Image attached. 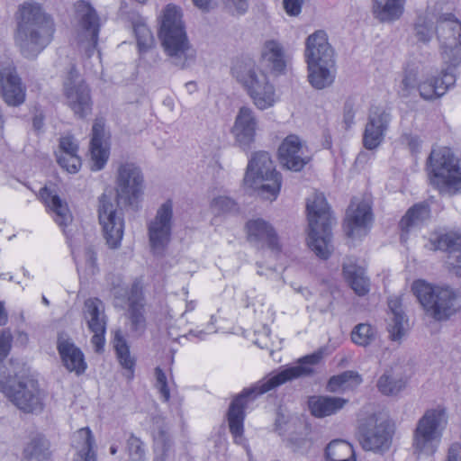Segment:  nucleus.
<instances>
[{"label": "nucleus", "instance_id": "obj_21", "mask_svg": "<svg viewBox=\"0 0 461 461\" xmlns=\"http://www.w3.org/2000/svg\"><path fill=\"white\" fill-rule=\"evenodd\" d=\"M57 350L68 371L74 372L77 375L86 372L87 364L84 353L65 333H59L58 336Z\"/></svg>", "mask_w": 461, "mask_h": 461}, {"label": "nucleus", "instance_id": "obj_14", "mask_svg": "<svg viewBox=\"0 0 461 461\" xmlns=\"http://www.w3.org/2000/svg\"><path fill=\"white\" fill-rule=\"evenodd\" d=\"M358 434L365 450L384 454L391 447L394 427L390 420H379L372 414L360 421Z\"/></svg>", "mask_w": 461, "mask_h": 461}, {"label": "nucleus", "instance_id": "obj_40", "mask_svg": "<svg viewBox=\"0 0 461 461\" xmlns=\"http://www.w3.org/2000/svg\"><path fill=\"white\" fill-rule=\"evenodd\" d=\"M99 303L97 299H88L85 303L86 314L89 317L87 325L93 333L106 331V320L104 315L101 316Z\"/></svg>", "mask_w": 461, "mask_h": 461}, {"label": "nucleus", "instance_id": "obj_26", "mask_svg": "<svg viewBox=\"0 0 461 461\" xmlns=\"http://www.w3.org/2000/svg\"><path fill=\"white\" fill-rule=\"evenodd\" d=\"M153 424V448L155 456L153 461H166L170 452L174 450V439L169 432V427L162 417H154Z\"/></svg>", "mask_w": 461, "mask_h": 461}, {"label": "nucleus", "instance_id": "obj_10", "mask_svg": "<svg viewBox=\"0 0 461 461\" xmlns=\"http://www.w3.org/2000/svg\"><path fill=\"white\" fill-rule=\"evenodd\" d=\"M446 411L443 408H431L425 411L418 420L412 434L414 453L432 456L442 436V422Z\"/></svg>", "mask_w": 461, "mask_h": 461}, {"label": "nucleus", "instance_id": "obj_3", "mask_svg": "<svg viewBox=\"0 0 461 461\" xmlns=\"http://www.w3.org/2000/svg\"><path fill=\"white\" fill-rule=\"evenodd\" d=\"M158 36L165 53L175 66L183 69L194 62L196 52L190 44L181 12L176 5L165 7Z\"/></svg>", "mask_w": 461, "mask_h": 461}, {"label": "nucleus", "instance_id": "obj_48", "mask_svg": "<svg viewBox=\"0 0 461 461\" xmlns=\"http://www.w3.org/2000/svg\"><path fill=\"white\" fill-rule=\"evenodd\" d=\"M126 447L131 461H145V443L139 437L131 433L126 441Z\"/></svg>", "mask_w": 461, "mask_h": 461}, {"label": "nucleus", "instance_id": "obj_25", "mask_svg": "<svg viewBox=\"0 0 461 461\" xmlns=\"http://www.w3.org/2000/svg\"><path fill=\"white\" fill-rule=\"evenodd\" d=\"M40 197L46 207L54 214L55 222L62 228L64 234L68 237L66 227L72 222L73 216L67 202L46 186L40 190Z\"/></svg>", "mask_w": 461, "mask_h": 461}, {"label": "nucleus", "instance_id": "obj_49", "mask_svg": "<svg viewBox=\"0 0 461 461\" xmlns=\"http://www.w3.org/2000/svg\"><path fill=\"white\" fill-rule=\"evenodd\" d=\"M145 306H130L128 309L131 330L143 332L146 329Z\"/></svg>", "mask_w": 461, "mask_h": 461}, {"label": "nucleus", "instance_id": "obj_55", "mask_svg": "<svg viewBox=\"0 0 461 461\" xmlns=\"http://www.w3.org/2000/svg\"><path fill=\"white\" fill-rule=\"evenodd\" d=\"M418 86V74L413 69L404 71L402 80L401 93L402 96L410 95L411 92Z\"/></svg>", "mask_w": 461, "mask_h": 461}, {"label": "nucleus", "instance_id": "obj_31", "mask_svg": "<svg viewBox=\"0 0 461 461\" xmlns=\"http://www.w3.org/2000/svg\"><path fill=\"white\" fill-rule=\"evenodd\" d=\"M371 220L372 211L367 204L361 203L355 209L349 207L347 210V218L344 223L346 235L353 237L355 229L366 227Z\"/></svg>", "mask_w": 461, "mask_h": 461}, {"label": "nucleus", "instance_id": "obj_22", "mask_svg": "<svg viewBox=\"0 0 461 461\" xmlns=\"http://www.w3.org/2000/svg\"><path fill=\"white\" fill-rule=\"evenodd\" d=\"M456 67L447 68L439 75L427 78L418 85V90L421 98L433 100L444 95L447 90L455 86L456 77L454 69Z\"/></svg>", "mask_w": 461, "mask_h": 461}, {"label": "nucleus", "instance_id": "obj_53", "mask_svg": "<svg viewBox=\"0 0 461 461\" xmlns=\"http://www.w3.org/2000/svg\"><path fill=\"white\" fill-rule=\"evenodd\" d=\"M154 373L156 377L155 387L158 390L163 402H167L170 400V389L168 387L167 375L159 366L155 368Z\"/></svg>", "mask_w": 461, "mask_h": 461}, {"label": "nucleus", "instance_id": "obj_17", "mask_svg": "<svg viewBox=\"0 0 461 461\" xmlns=\"http://www.w3.org/2000/svg\"><path fill=\"white\" fill-rule=\"evenodd\" d=\"M0 95L5 103L13 107L20 106L26 99V86L14 60L7 56L0 57Z\"/></svg>", "mask_w": 461, "mask_h": 461}, {"label": "nucleus", "instance_id": "obj_33", "mask_svg": "<svg viewBox=\"0 0 461 461\" xmlns=\"http://www.w3.org/2000/svg\"><path fill=\"white\" fill-rule=\"evenodd\" d=\"M430 207L427 203H415L402 216L399 226L402 231L408 232L411 228L423 224L430 218Z\"/></svg>", "mask_w": 461, "mask_h": 461}, {"label": "nucleus", "instance_id": "obj_52", "mask_svg": "<svg viewBox=\"0 0 461 461\" xmlns=\"http://www.w3.org/2000/svg\"><path fill=\"white\" fill-rule=\"evenodd\" d=\"M415 35L419 41L429 42L433 35L432 23L423 18H419L414 25Z\"/></svg>", "mask_w": 461, "mask_h": 461}, {"label": "nucleus", "instance_id": "obj_61", "mask_svg": "<svg viewBox=\"0 0 461 461\" xmlns=\"http://www.w3.org/2000/svg\"><path fill=\"white\" fill-rule=\"evenodd\" d=\"M403 138L411 154H417L420 149V141L419 137L411 134H405L403 135Z\"/></svg>", "mask_w": 461, "mask_h": 461}, {"label": "nucleus", "instance_id": "obj_27", "mask_svg": "<svg viewBox=\"0 0 461 461\" xmlns=\"http://www.w3.org/2000/svg\"><path fill=\"white\" fill-rule=\"evenodd\" d=\"M348 402L347 399L341 397L312 395L308 398L307 404L312 416L322 419L339 412Z\"/></svg>", "mask_w": 461, "mask_h": 461}, {"label": "nucleus", "instance_id": "obj_30", "mask_svg": "<svg viewBox=\"0 0 461 461\" xmlns=\"http://www.w3.org/2000/svg\"><path fill=\"white\" fill-rule=\"evenodd\" d=\"M388 308L393 314L392 322L387 327L389 337L393 341H401L406 333L404 322H407L402 308V299L397 296L390 297Z\"/></svg>", "mask_w": 461, "mask_h": 461}, {"label": "nucleus", "instance_id": "obj_29", "mask_svg": "<svg viewBox=\"0 0 461 461\" xmlns=\"http://www.w3.org/2000/svg\"><path fill=\"white\" fill-rule=\"evenodd\" d=\"M259 63L270 72L283 73L286 64L281 44L274 40L266 41L261 51Z\"/></svg>", "mask_w": 461, "mask_h": 461}, {"label": "nucleus", "instance_id": "obj_50", "mask_svg": "<svg viewBox=\"0 0 461 461\" xmlns=\"http://www.w3.org/2000/svg\"><path fill=\"white\" fill-rule=\"evenodd\" d=\"M128 302L130 306H145V296L143 291V282L141 278H136L131 286Z\"/></svg>", "mask_w": 461, "mask_h": 461}, {"label": "nucleus", "instance_id": "obj_23", "mask_svg": "<svg viewBox=\"0 0 461 461\" xmlns=\"http://www.w3.org/2000/svg\"><path fill=\"white\" fill-rule=\"evenodd\" d=\"M248 240L267 247L274 251H280L278 235L275 228L264 219L258 218L249 220L246 223Z\"/></svg>", "mask_w": 461, "mask_h": 461}, {"label": "nucleus", "instance_id": "obj_64", "mask_svg": "<svg viewBox=\"0 0 461 461\" xmlns=\"http://www.w3.org/2000/svg\"><path fill=\"white\" fill-rule=\"evenodd\" d=\"M78 77H79V73H78L76 66L75 65H71L70 69H69V71L68 73L67 80L64 83V89H66L67 85L77 86L78 83L77 84L76 81L78 78Z\"/></svg>", "mask_w": 461, "mask_h": 461}, {"label": "nucleus", "instance_id": "obj_58", "mask_svg": "<svg viewBox=\"0 0 461 461\" xmlns=\"http://www.w3.org/2000/svg\"><path fill=\"white\" fill-rule=\"evenodd\" d=\"M304 0H283L284 9L289 16H298Z\"/></svg>", "mask_w": 461, "mask_h": 461}, {"label": "nucleus", "instance_id": "obj_13", "mask_svg": "<svg viewBox=\"0 0 461 461\" xmlns=\"http://www.w3.org/2000/svg\"><path fill=\"white\" fill-rule=\"evenodd\" d=\"M113 202L112 197L105 193L98 197V221L102 227L104 238L111 249H118L121 246L124 233V213L119 208V203Z\"/></svg>", "mask_w": 461, "mask_h": 461}, {"label": "nucleus", "instance_id": "obj_60", "mask_svg": "<svg viewBox=\"0 0 461 461\" xmlns=\"http://www.w3.org/2000/svg\"><path fill=\"white\" fill-rule=\"evenodd\" d=\"M105 331H97V333H94L91 338V342L95 347V350L97 353L103 352L105 343Z\"/></svg>", "mask_w": 461, "mask_h": 461}, {"label": "nucleus", "instance_id": "obj_59", "mask_svg": "<svg viewBox=\"0 0 461 461\" xmlns=\"http://www.w3.org/2000/svg\"><path fill=\"white\" fill-rule=\"evenodd\" d=\"M343 120L347 126V128L350 127L354 123L355 118V109H354V102L351 100H347L344 104L343 108Z\"/></svg>", "mask_w": 461, "mask_h": 461}, {"label": "nucleus", "instance_id": "obj_43", "mask_svg": "<svg viewBox=\"0 0 461 461\" xmlns=\"http://www.w3.org/2000/svg\"><path fill=\"white\" fill-rule=\"evenodd\" d=\"M377 389L384 395H396L406 386V382L402 378L394 379L393 376L384 374L377 381Z\"/></svg>", "mask_w": 461, "mask_h": 461}, {"label": "nucleus", "instance_id": "obj_15", "mask_svg": "<svg viewBox=\"0 0 461 461\" xmlns=\"http://www.w3.org/2000/svg\"><path fill=\"white\" fill-rule=\"evenodd\" d=\"M115 184L116 199L124 205L138 209L144 191V176L140 167L131 162L121 164Z\"/></svg>", "mask_w": 461, "mask_h": 461}, {"label": "nucleus", "instance_id": "obj_35", "mask_svg": "<svg viewBox=\"0 0 461 461\" xmlns=\"http://www.w3.org/2000/svg\"><path fill=\"white\" fill-rule=\"evenodd\" d=\"M426 247L434 251L440 250L449 254L459 252L461 251V234L447 232L433 235L429 238Z\"/></svg>", "mask_w": 461, "mask_h": 461}, {"label": "nucleus", "instance_id": "obj_7", "mask_svg": "<svg viewBox=\"0 0 461 461\" xmlns=\"http://www.w3.org/2000/svg\"><path fill=\"white\" fill-rule=\"evenodd\" d=\"M247 186L257 190L263 199L276 200L280 193L282 176L276 170L270 154L267 151L255 152L247 167L244 176Z\"/></svg>", "mask_w": 461, "mask_h": 461}, {"label": "nucleus", "instance_id": "obj_16", "mask_svg": "<svg viewBox=\"0 0 461 461\" xmlns=\"http://www.w3.org/2000/svg\"><path fill=\"white\" fill-rule=\"evenodd\" d=\"M173 228V202L168 199L157 210L154 219L148 222V235L152 254L163 257L171 241Z\"/></svg>", "mask_w": 461, "mask_h": 461}, {"label": "nucleus", "instance_id": "obj_46", "mask_svg": "<svg viewBox=\"0 0 461 461\" xmlns=\"http://www.w3.org/2000/svg\"><path fill=\"white\" fill-rule=\"evenodd\" d=\"M375 338V329L367 323L357 325L351 332L352 341L359 346L366 347L371 344Z\"/></svg>", "mask_w": 461, "mask_h": 461}, {"label": "nucleus", "instance_id": "obj_5", "mask_svg": "<svg viewBox=\"0 0 461 461\" xmlns=\"http://www.w3.org/2000/svg\"><path fill=\"white\" fill-rule=\"evenodd\" d=\"M309 221L307 244L321 259H328L333 251L331 227L335 222L330 206L322 193H315L306 204Z\"/></svg>", "mask_w": 461, "mask_h": 461}, {"label": "nucleus", "instance_id": "obj_37", "mask_svg": "<svg viewBox=\"0 0 461 461\" xmlns=\"http://www.w3.org/2000/svg\"><path fill=\"white\" fill-rule=\"evenodd\" d=\"M343 276L354 292L364 296L369 292V279L365 276L364 270L356 265L343 267Z\"/></svg>", "mask_w": 461, "mask_h": 461}, {"label": "nucleus", "instance_id": "obj_39", "mask_svg": "<svg viewBox=\"0 0 461 461\" xmlns=\"http://www.w3.org/2000/svg\"><path fill=\"white\" fill-rule=\"evenodd\" d=\"M81 6L83 7L82 11H85V13L80 18V24L85 32L90 33L91 41L94 46H96L100 31L99 16L95 9L90 4L82 2Z\"/></svg>", "mask_w": 461, "mask_h": 461}, {"label": "nucleus", "instance_id": "obj_36", "mask_svg": "<svg viewBox=\"0 0 461 461\" xmlns=\"http://www.w3.org/2000/svg\"><path fill=\"white\" fill-rule=\"evenodd\" d=\"M405 0H375V16L383 23L398 20L404 10Z\"/></svg>", "mask_w": 461, "mask_h": 461}, {"label": "nucleus", "instance_id": "obj_62", "mask_svg": "<svg viewBox=\"0 0 461 461\" xmlns=\"http://www.w3.org/2000/svg\"><path fill=\"white\" fill-rule=\"evenodd\" d=\"M447 461H461V445L453 443L447 451Z\"/></svg>", "mask_w": 461, "mask_h": 461}, {"label": "nucleus", "instance_id": "obj_41", "mask_svg": "<svg viewBox=\"0 0 461 461\" xmlns=\"http://www.w3.org/2000/svg\"><path fill=\"white\" fill-rule=\"evenodd\" d=\"M78 145L72 135L63 136L59 139V152L56 155H68V158L72 160L69 165L70 170L77 172L81 167V158L77 154Z\"/></svg>", "mask_w": 461, "mask_h": 461}, {"label": "nucleus", "instance_id": "obj_51", "mask_svg": "<svg viewBox=\"0 0 461 461\" xmlns=\"http://www.w3.org/2000/svg\"><path fill=\"white\" fill-rule=\"evenodd\" d=\"M285 446L293 452H299L310 446V440L302 432L293 431L287 438H284Z\"/></svg>", "mask_w": 461, "mask_h": 461}, {"label": "nucleus", "instance_id": "obj_20", "mask_svg": "<svg viewBox=\"0 0 461 461\" xmlns=\"http://www.w3.org/2000/svg\"><path fill=\"white\" fill-rule=\"evenodd\" d=\"M258 120L253 110L248 106H241L236 115L231 133L237 145L245 152L252 149L255 142Z\"/></svg>", "mask_w": 461, "mask_h": 461}, {"label": "nucleus", "instance_id": "obj_63", "mask_svg": "<svg viewBox=\"0 0 461 461\" xmlns=\"http://www.w3.org/2000/svg\"><path fill=\"white\" fill-rule=\"evenodd\" d=\"M45 115L41 110H36L32 117V127L35 131L39 132L44 126Z\"/></svg>", "mask_w": 461, "mask_h": 461}, {"label": "nucleus", "instance_id": "obj_38", "mask_svg": "<svg viewBox=\"0 0 461 461\" xmlns=\"http://www.w3.org/2000/svg\"><path fill=\"white\" fill-rule=\"evenodd\" d=\"M113 348L120 365L130 372L129 378L133 377L136 360L131 357L130 347L120 330L114 334Z\"/></svg>", "mask_w": 461, "mask_h": 461}, {"label": "nucleus", "instance_id": "obj_56", "mask_svg": "<svg viewBox=\"0 0 461 461\" xmlns=\"http://www.w3.org/2000/svg\"><path fill=\"white\" fill-rule=\"evenodd\" d=\"M84 257L86 262V271L89 275H95L98 272L97 254L93 246H87L84 249Z\"/></svg>", "mask_w": 461, "mask_h": 461}, {"label": "nucleus", "instance_id": "obj_28", "mask_svg": "<svg viewBox=\"0 0 461 461\" xmlns=\"http://www.w3.org/2000/svg\"><path fill=\"white\" fill-rule=\"evenodd\" d=\"M104 137V120L96 118L92 127V138L90 141V151L93 164L92 171H99L104 167L107 163L109 153L103 148Z\"/></svg>", "mask_w": 461, "mask_h": 461}, {"label": "nucleus", "instance_id": "obj_2", "mask_svg": "<svg viewBox=\"0 0 461 461\" xmlns=\"http://www.w3.org/2000/svg\"><path fill=\"white\" fill-rule=\"evenodd\" d=\"M15 46L25 59H35L51 42L53 19L37 3H23L15 14Z\"/></svg>", "mask_w": 461, "mask_h": 461}, {"label": "nucleus", "instance_id": "obj_42", "mask_svg": "<svg viewBox=\"0 0 461 461\" xmlns=\"http://www.w3.org/2000/svg\"><path fill=\"white\" fill-rule=\"evenodd\" d=\"M133 30L137 40L138 50L140 54L148 52L154 47L155 40L153 34L145 23H135Z\"/></svg>", "mask_w": 461, "mask_h": 461}, {"label": "nucleus", "instance_id": "obj_12", "mask_svg": "<svg viewBox=\"0 0 461 461\" xmlns=\"http://www.w3.org/2000/svg\"><path fill=\"white\" fill-rule=\"evenodd\" d=\"M435 32L444 63L461 66V22L453 14H442L437 20Z\"/></svg>", "mask_w": 461, "mask_h": 461}, {"label": "nucleus", "instance_id": "obj_6", "mask_svg": "<svg viewBox=\"0 0 461 461\" xmlns=\"http://www.w3.org/2000/svg\"><path fill=\"white\" fill-rule=\"evenodd\" d=\"M232 76L243 86L253 104L259 110L272 107L276 101V90L267 74L256 67L250 58L238 59L231 68Z\"/></svg>", "mask_w": 461, "mask_h": 461}, {"label": "nucleus", "instance_id": "obj_8", "mask_svg": "<svg viewBox=\"0 0 461 461\" xmlns=\"http://www.w3.org/2000/svg\"><path fill=\"white\" fill-rule=\"evenodd\" d=\"M412 291L427 314L436 321H447L456 312L455 302L460 296L458 290L449 286L433 287L423 280H417Z\"/></svg>", "mask_w": 461, "mask_h": 461}, {"label": "nucleus", "instance_id": "obj_54", "mask_svg": "<svg viewBox=\"0 0 461 461\" xmlns=\"http://www.w3.org/2000/svg\"><path fill=\"white\" fill-rule=\"evenodd\" d=\"M13 339L14 337L9 329L0 330V366H5L4 361L11 352Z\"/></svg>", "mask_w": 461, "mask_h": 461}, {"label": "nucleus", "instance_id": "obj_45", "mask_svg": "<svg viewBox=\"0 0 461 461\" xmlns=\"http://www.w3.org/2000/svg\"><path fill=\"white\" fill-rule=\"evenodd\" d=\"M211 209L216 215L238 213L240 207L238 203L232 198L225 195H220L211 202Z\"/></svg>", "mask_w": 461, "mask_h": 461}, {"label": "nucleus", "instance_id": "obj_24", "mask_svg": "<svg viewBox=\"0 0 461 461\" xmlns=\"http://www.w3.org/2000/svg\"><path fill=\"white\" fill-rule=\"evenodd\" d=\"M67 104L78 119H85L91 114L93 102L91 92L86 82L81 81L77 86L67 85L64 89Z\"/></svg>", "mask_w": 461, "mask_h": 461}, {"label": "nucleus", "instance_id": "obj_9", "mask_svg": "<svg viewBox=\"0 0 461 461\" xmlns=\"http://www.w3.org/2000/svg\"><path fill=\"white\" fill-rule=\"evenodd\" d=\"M16 378L6 366H0V391L23 412L41 411L43 403L37 382L29 378L17 381Z\"/></svg>", "mask_w": 461, "mask_h": 461}, {"label": "nucleus", "instance_id": "obj_1", "mask_svg": "<svg viewBox=\"0 0 461 461\" xmlns=\"http://www.w3.org/2000/svg\"><path fill=\"white\" fill-rule=\"evenodd\" d=\"M323 357L324 349L319 348L312 354L299 357L294 366H286L277 372L270 373L237 394L232 399L227 413L229 429L235 443L240 444L243 438L245 410L249 402L287 382L313 376L317 374L316 366L321 363Z\"/></svg>", "mask_w": 461, "mask_h": 461}, {"label": "nucleus", "instance_id": "obj_11", "mask_svg": "<svg viewBox=\"0 0 461 461\" xmlns=\"http://www.w3.org/2000/svg\"><path fill=\"white\" fill-rule=\"evenodd\" d=\"M459 168L457 158L447 147L432 149L428 158L430 183L440 193L452 191Z\"/></svg>", "mask_w": 461, "mask_h": 461}, {"label": "nucleus", "instance_id": "obj_4", "mask_svg": "<svg viewBox=\"0 0 461 461\" xmlns=\"http://www.w3.org/2000/svg\"><path fill=\"white\" fill-rule=\"evenodd\" d=\"M304 57L311 86L321 90L332 85L335 80V51L325 31L318 30L307 37Z\"/></svg>", "mask_w": 461, "mask_h": 461}, {"label": "nucleus", "instance_id": "obj_47", "mask_svg": "<svg viewBox=\"0 0 461 461\" xmlns=\"http://www.w3.org/2000/svg\"><path fill=\"white\" fill-rule=\"evenodd\" d=\"M81 438H84V444L79 450L80 456L84 461H97L96 452L95 447V438L88 427L83 428L78 431Z\"/></svg>", "mask_w": 461, "mask_h": 461}, {"label": "nucleus", "instance_id": "obj_18", "mask_svg": "<svg viewBox=\"0 0 461 461\" xmlns=\"http://www.w3.org/2000/svg\"><path fill=\"white\" fill-rule=\"evenodd\" d=\"M278 158L283 167L293 172H301L312 160L307 145L295 134H289L283 140Z\"/></svg>", "mask_w": 461, "mask_h": 461}, {"label": "nucleus", "instance_id": "obj_19", "mask_svg": "<svg viewBox=\"0 0 461 461\" xmlns=\"http://www.w3.org/2000/svg\"><path fill=\"white\" fill-rule=\"evenodd\" d=\"M391 119V113L381 106H375L369 110L362 140L366 149L373 150L382 144Z\"/></svg>", "mask_w": 461, "mask_h": 461}, {"label": "nucleus", "instance_id": "obj_57", "mask_svg": "<svg viewBox=\"0 0 461 461\" xmlns=\"http://www.w3.org/2000/svg\"><path fill=\"white\" fill-rule=\"evenodd\" d=\"M223 4L232 14H244L249 8L248 0H223Z\"/></svg>", "mask_w": 461, "mask_h": 461}, {"label": "nucleus", "instance_id": "obj_44", "mask_svg": "<svg viewBox=\"0 0 461 461\" xmlns=\"http://www.w3.org/2000/svg\"><path fill=\"white\" fill-rule=\"evenodd\" d=\"M354 449L349 443L335 439L330 441L325 447L326 461H336L341 457H346L347 455L353 453Z\"/></svg>", "mask_w": 461, "mask_h": 461}, {"label": "nucleus", "instance_id": "obj_32", "mask_svg": "<svg viewBox=\"0 0 461 461\" xmlns=\"http://www.w3.org/2000/svg\"><path fill=\"white\" fill-rule=\"evenodd\" d=\"M363 383L361 375L353 370H347L329 378L326 390L330 393L352 390Z\"/></svg>", "mask_w": 461, "mask_h": 461}, {"label": "nucleus", "instance_id": "obj_34", "mask_svg": "<svg viewBox=\"0 0 461 461\" xmlns=\"http://www.w3.org/2000/svg\"><path fill=\"white\" fill-rule=\"evenodd\" d=\"M50 441L41 435L33 438L23 449L25 461H49L51 457Z\"/></svg>", "mask_w": 461, "mask_h": 461}]
</instances>
